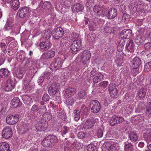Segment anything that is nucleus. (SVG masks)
Masks as SVG:
<instances>
[{
  "instance_id": "1",
  "label": "nucleus",
  "mask_w": 151,
  "mask_h": 151,
  "mask_svg": "<svg viewBox=\"0 0 151 151\" xmlns=\"http://www.w3.org/2000/svg\"><path fill=\"white\" fill-rule=\"evenodd\" d=\"M58 142L57 139L55 135H49L45 138L42 142V145L45 147H49Z\"/></svg>"
},
{
  "instance_id": "2",
  "label": "nucleus",
  "mask_w": 151,
  "mask_h": 151,
  "mask_svg": "<svg viewBox=\"0 0 151 151\" xmlns=\"http://www.w3.org/2000/svg\"><path fill=\"white\" fill-rule=\"evenodd\" d=\"M108 8L106 5H102L101 6L95 5L93 8V10L97 16L104 17L105 14V12Z\"/></svg>"
},
{
  "instance_id": "3",
  "label": "nucleus",
  "mask_w": 151,
  "mask_h": 151,
  "mask_svg": "<svg viewBox=\"0 0 151 151\" xmlns=\"http://www.w3.org/2000/svg\"><path fill=\"white\" fill-rule=\"evenodd\" d=\"M30 11V9L29 7L23 6L19 9L17 14L21 18H25L26 19H28Z\"/></svg>"
},
{
  "instance_id": "4",
  "label": "nucleus",
  "mask_w": 151,
  "mask_h": 151,
  "mask_svg": "<svg viewBox=\"0 0 151 151\" xmlns=\"http://www.w3.org/2000/svg\"><path fill=\"white\" fill-rule=\"evenodd\" d=\"M89 107L91 112L95 114L100 111L101 109V105L98 101L93 100L90 102Z\"/></svg>"
},
{
  "instance_id": "5",
  "label": "nucleus",
  "mask_w": 151,
  "mask_h": 151,
  "mask_svg": "<svg viewBox=\"0 0 151 151\" xmlns=\"http://www.w3.org/2000/svg\"><path fill=\"white\" fill-rule=\"evenodd\" d=\"M91 56V54L89 51L87 50L83 51L81 55V62L85 65L87 67L90 62Z\"/></svg>"
},
{
  "instance_id": "6",
  "label": "nucleus",
  "mask_w": 151,
  "mask_h": 151,
  "mask_svg": "<svg viewBox=\"0 0 151 151\" xmlns=\"http://www.w3.org/2000/svg\"><path fill=\"white\" fill-rule=\"evenodd\" d=\"M81 47V40H74L70 45V51L72 54H75L77 53L78 51L80 50Z\"/></svg>"
},
{
  "instance_id": "7",
  "label": "nucleus",
  "mask_w": 151,
  "mask_h": 151,
  "mask_svg": "<svg viewBox=\"0 0 151 151\" xmlns=\"http://www.w3.org/2000/svg\"><path fill=\"white\" fill-rule=\"evenodd\" d=\"M63 61L59 57H55L50 65V68L52 70H56L62 66Z\"/></svg>"
},
{
  "instance_id": "8",
  "label": "nucleus",
  "mask_w": 151,
  "mask_h": 151,
  "mask_svg": "<svg viewBox=\"0 0 151 151\" xmlns=\"http://www.w3.org/2000/svg\"><path fill=\"white\" fill-rule=\"evenodd\" d=\"M48 126V123L47 121L43 119V114L42 115L41 120L38 122L36 126V128L37 131H44Z\"/></svg>"
},
{
  "instance_id": "9",
  "label": "nucleus",
  "mask_w": 151,
  "mask_h": 151,
  "mask_svg": "<svg viewBox=\"0 0 151 151\" xmlns=\"http://www.w3.org/2000/svg\"><path fill=\"white\" fill-rule=\"evenodd\" d=\"M60 88V85L58 83H53L48 88V91L49 94L51 96H55Z\"/></svg>"
},
{
  "instance_id": "10",
  "label": "nucleus",
  "mask_w": 151,
  "mask_h": 151,
  "mask_svg": "<svg viewBox=\"0 0 151 151\" xmlns=\"http://www.w3.org/2000/svg\"><path fill=\"white\" fill-rule=\"evenodd\" d=\"M108 9L105 12V14L104 15V17L106 16L107 19H114L117 15V10L114 8L112 7L109 9L107 12Z\"/></svg>"
},
{
  "instance_id": "11",
  "label": "nucleus",
  "mask_w": 151,
  "mask_h": 151,
  "mask_svg": "<svg viewBox=\"0 0 151 151\" xmlns=\"http://www.w3.org/2000/svg\"><path fill=\"white\" fill-rule=\"evenodd\" d=\"M124 118L120 116L114 115L110 118L109 121L110 124L112 126L118 124L122 122Z\"/></svg>"
},
{
  "instance_id": "12",
  "label": "nucleus",
  "mask_w": 151,
  "mask_h": 151,
  "mask_svg": "<svg viewBox=\"0 0 151 151\" xmlns=\"http://www.w3.org/2000/svg\"><path fill=\"white\" fill-rule=\"evenodd\" d=\"M64 32L63 29L60 27L55 29L53 31L52 37L55 40H58L64 35Z\"/></svg>"
},
{
  "instance_id": "13",
  "label": "nucleus",
  "mask_w": 151,
  "mask_h": 151,
  "mask_svg": "<svg viewBox=\"0 0 151 151\" xmlns=\"http://www.w3.org/2000/svg\"><path fill=\"white\" fill-rule=\"evenodd\" d=\"M108 89L112 98H116L118 97V90L116 88L115 84L113 83L109 84Z\"/></svg>"
},
{
  "instance_id": "14",
  "label": "nucleus",
  "mask_w": 151,
  "mask_h": 151,
  "mask_svg": "<svg viewBox=\"0 0 151 151\" xmlns=\"http://www.w3.org/2000/svg\"><path fill=\"white\" fill-rule=\"evenodd\" d=\"M19 115L17 114L15 115L14 116L13 115H9L6 118V122L9 125H14L19 121Z\"/></svg>"
},
{
  "instance_id": "15",
  "label": "nucleus",
  "mask_w": 151,
  "mask_h": 151,
  "mask_svg": "<svg viewBox=\"0 0 151 151\" xmlns=\"http://www.w3.org/2000/svg\"><path fill=\"white\" fill-rule=\"evenodd\" d=\"M97 120L96 118L94 117L88 119L84 124L83 128L87 129L91 128L94 125Z\"/></svg>"
},
{
  "instance_id": "16",
  "label": "nucleus",
  "mask_w": 151,
  "mask_h": 151,
  "mask_svg": "<svg viewBox=\"0 0 151 151\" xmlns=\"http://www.w3.org/2000/svg\"><path fill=\"white\" fill-rule=\"evenodd\" d=\"M12 134V131L10 127H5L3 130L2 136L4 138L7 139L10 138Z\"/></svg>"
},
{
  "instance_id": "17",
  "label": "nucleus",
  "mask_w": 151,
  "mask_h": 151,
  "mask_svg": "<svg viewBox=\"0 0 151 151\" xmlns=\"http://www.w3.org/2000/svg\"><path fill=\"white\" fill-rule=\"evenodd\" d=\"M15 85L14 81L10 78L7 80L5 87V90L7 91H11L14 88Z\"/></svg>"
},
{
  "instance_id": "18",
  "label": "nucleus",
  "mask_w": 151,
  "mask_h": 151,
  "mask_svg": "<svg viewBox=\"0 0 151 151\" xmlns=\"http://www.w3.org/2000/svg\"><path fill=\"white\" fill-rule=\"evenodd\" d=\"M69 37H65L63 38L60 41V46L62 49L66 50L70 45L68 40Z\"/></svg>"
},
{
  "instance_id": "19",
  "label": "nucleus",
  "mask_w": 151,
  "mask_h": 151,
  "mask_svg": "<svg viewBox=\"0 0 151 151\" xmlns=\"http://www.w3.org/2000/svg\"><path fill=\"white\" fill-rule=\"evenodd\" d=\"M132 34V32L131 29H125L121 32L120 34V35L121 38L127 40L130 37Z\"/></svg>"
},
{
  "instance_id": "20",
  "label": "nucleus",
  "mask_w": 151,
  "mask_h": 151,
  "mask_svg": "<svg viewBox=\"0 0 151 151\" xmlns=\"http://www.w3.org/2000/svg\"><path fill=\"white\" fill-rule=\"evenodd\" d=\"M142 64L141 59L137 57H135L131 62V68H139Z\"/></svg>"
},
{
  "instance_id": "21",
  "label": "nucleus",
  "mask_w": 151,
  "mask_h": 151,
  "mask_svg": "<svg viewBox=\"0 0 151 151\" xmlns=\"http://www.w3.org/2000/svg\"><path fill=\"white\" fill-rule=\"evenodd\" d=\"M135 45L132 40H127L125 46V49L130 52H133L134 50Z\"/></svg>"
},
{
  "instance_id": "22",
  "label": "nucleus",
  "mask_w": 151,
  "mask_h": 151,
  "mask_svg": "<svg viewBox=\"0 0 151 151\" xmlns=\"http://www.w3.org/2000/svg\"><path fill=\"white\" fill-rule=\"evenodd\" d=\"M128 134L129 138L132 142L135 143L137 141L138 135L136 131H130L128 132Z\"/></svg>"
},
{
  "instance_id": "23",
  "label": "nucleus",
  "mask_w": 151,
  "mask_h": 151,
  "mask_svg": "<svg viewBox=\"0 0 151 151\" xmlns=\"http://www.w3.org/2000/svg\"><path fill=\"white\" fill-rule=\"evenodd\" d=\"M39 45L41 51H45L47 50L50 47L51 44L50 41L47 40L40 43Z\"/></svg>"
},
{
  "instance_id": "24",
  "label": "nucleus",
  "mask_w": 151,
  "mask_h": 151,
  "mask_svg": "<svg viewBox=\"0 0 151 151\" xmlns=\"http://www.w3.org/2000/svg\"><path fill=\"white\" fill-rule=\"evenodd\" d=\"M83 5L80 3H78L75 4L71 7V9L73 12H82L84 9Z\"/></svg>"
},
{
  "instance_id": "25",
  "label": "nucleus",
  "mask_w": 151,
  "mask_h": 151,
  "mask_svg": "<svg viewBox=\"0 0 151 151\" xmlns=\"http://www.w3.org/2000/svg\"><path fill=\"white\" fill-rule=\"evenodd\" d=\"M55 52L54 51L50 50L46 53L43 54L42 56V58L43 59H48L53 58L55 55Z\"/></svg>"
},
{
  "instance_id": "26",
  "label": "nucleus",
  "mask_w": 151,
  "mask_h": 151,
  "mask_svg": "<svg viewBox=\"0 0 151 151\" xmlns=\"http://www.w3.org/2000/svg\"><path fill=\"white\" fill-rule=\"evenodd\" d=\"M147 91V89L146 88H142L139 89L137 93V95L140 100L145 98Z\"/></svg>"
},
{
  "instance_id": "27",
  "label": "nucleus",
  "mask_w": 151,
  "mask_h": 151,
  "mask_svg": "<svg viewBox=\"0 0 151 151\" xmlns=\"http://www.w3.org/2000/svg\"><path fill=\"white\" fill-rule=\"evenodd\" d=\"M11 104L14 108L20 106L22 104L19 99L17 97L14 98L11 101Z\"/></svg>"
},
{
  "instance_id": "28",
  "label": "nucleus",
  "mask_w": 151,
  "mask_h": 151,
  "mask_svg": "<svg viewBox=\"0 0 151 151\" xmlns=\"http://www.w3.org/2000/svg\"><path fill=\"white\" fill-rule=\"evenodd\" d=\"M104 76L101 73L97 72L96 76L93 77V83L95 84L102 81Z\"/></svg>"
},
{
  "instance_id": "29",
  "label": "nucleus",
  "mask_w": 151,
  "mask_h": 151,
  "mask_svg": "<svg viewBox=\"0 0 151 151\" xmlns=\"http://www.w3.org/2000/svg\"><path fill=\"white\" fill-rule=\"evenodd\" d=\"M89 109L86 107L84 104H83L81 107V116L82 117L85 118L88 115V112Z\"/></svg>"
},
{
  "instance_id": "30",
  "label": "nucleus",
  "mask_w": 151,
  "mask_h": 151,
  "mask_svg": "<svg viewBox=\"0 0 151 151\" xmlns=\"http://www.w3.org/2000/svg\"><path fill=\"white\" fill-rule=\"evenodd\" d=\"M35 86V84L32 81L25 82L24 83L23 87L25 91H29L32 89Z\"/></svg>"
},
{
  "instance_id": "31",
  "label": "nucleus",
  "mask_w": 151,
  "mask_h": 151,
  "mask_svg": "<svg viewBox=\"0 0 151 151\" xmlns=\"http://www.w3.org/2000/svg\"><path fill=\"white\" fill-rule=\"evenodd\" d=\"M146 40L144 36L139 35L136 36L135 39V42L138 45H143Z\"/></svg>"
},
{
  "instance_id": "32",
  "label": "nucleus",
  "mask_w": 151,
  "mask_h": 151,
  "mask_svg": "<svg viewBox=\"0 0 151 151\" xmlns=\"http://www.w3.org/2000/svg\"><path fill=\"white\" fill-rule=\"evenodd\" d=\"M0 151H11L9 145L5 142L0 143Z\"/></svg>"
},
{
  "instance_id": "33",
  "label": "nucleus",
  "mask_w": 151,
  "mask_h": 151,
  "mask_svg": "<svg viewBox=\"0 0 151 151\" xmlns=\"http://www.w3.org/2000/svg\"><path fill=\"white\" fill-rule=\"evenodd\" d=\"M11 7L14 10H17L19 7V0H13L10 3Z\"/></svg>"
},
{
  "instance_id": "34",
  "label": "nucleus",
  "mask_w": 151,
  "mask_h": 151,
  "mask_svg": "<svg viewBox=\"0 0 151 151\" xmlns=\"http://www.w3.org/2000/svg\"><path fill=\"white\" fill-rule=\"evenodd\" d=\"M76 92V89L74 88H68L65 90V93L67 95L72 96Z\"/></svg>"
},
{
  "instance_id": "35",
  "label": "nucleus",
  "mask_w": 151,
  "mask_h": 151,
  "mask_svg": "<svg viewBox=\"0 0 151 151\" xmlns=\"http://www.w3.org/2000/svg\"><path fill=\"white\" fill-rule=\"evenodd\" d=\"M10 71L6 68H1L0 70V78H5L9 76Z\"/></svg>"
},
{
  "instance_id": "36",
  "label": "nucleus",
  "mask_w": 151,
  "mask_h": 151,
  "mask_svg": "<svg viewBox=\"0 0 151 151\" xmlns=\"http://www.w3.org/2000/svg\"><path fill=\"white\" fill-rule=\"evenodd\" d=\"M77 95L78 99H85L86 97L87 93L85 91L81 89L78 92Z\"/></svg>"
},
{
  "instance_id": "37",
  "label": "nucleus",
  "mask_w": 151,
  "mask_h": 151,
  "mask_svg": "<svg viewBox=\"0 0 151 151\" xmlns=\"http://www.w3.org/2000/svg\"><path fill=\"white\" fill-rule=\"evenodd\" d=\"M124 149L125 151H134V146L130 142H125L124 146Z\"/></svg>"
},
{
  "instance_id": "38",
  "label": "nucleus",
  "mask_w": 151,
  "mask_h": 151,
  "mask_svg": "<svg viewBox=\"0 0 151 151\" xmlns=\"http://www.w3.org/2000/svg\"><path fill=\"white\" fill-rule=\"evenodd\" d=\"M143 138L147 144L151 142V132H146L143 133Z\"/></svg>"
},
{
  "instance_id": "39",
  "label": "nucleus",
  "mask_w": 151,
  "mask_h": 151,
  "mask_svg": "<svg viewBox=\"0 0 151 151\" xmlns=\"http://www.w3.org/2000/svg\"><path fill=\"white\" fill-rule=\"evenodd\" d=\"M17 59L18 61H23L26 60L24 53L22 51H21L20 52H17Z\"/></svg>"
},
{
  "instance_id": "40",
  "label": "nucleus",
  "mask_w": 151,
  "mask_h": 151,
  "mask_svg": "<svg viewBox=\"0 0 151 151\" xmlns=\"http://www.w3.org/2000/svg\"><path fill=\"white\" fill-rule=\"evenodd\" d=\"M104 29L105 33L114 34L116 30V28L113 27L106 26L104 28Z\"/></svg>"
},
{
  "instance_id": "41",
  "label": "nucleus",
  "mask_w": 151,
  "mask_h": 151,
  "mask_svg": "<svg viewBox=\"0 0 151 151\" xmlns=\"http://www.w3.org/2000/svg\"><path fill=\"white\" fill-rule=\"evenodd\" d=\"M7 46L8 43L6 41L5 42H1L0 43V48L2 51L4 53L6 52Z\"/></svg>"
},
{
  "instance_id": "42",
  "label": "nucleus",
  "mask_w": 151,
  "mask_h": 151,
  "mask_svg": "<svg viewBox=\"0 0 151 151\" xmlns=\"http://www.w3.org/2000/svg\"><path fill=\"white\" fill-rule=\"evenodd\" d=\"M24 73V70L20 69H17L16 72V76L18 78L21 79L23 78Z\"/></svg>"
},
{
  "instance_id": "43",
  "label": "nucleus",
  "mask_w": 151,
  "mask_h": 151,
  "mask_svg": "<svg viewBox=\"0 0 151 151\" xmlns=\"http://www.w3.org/2000/svg\"><path fill=\"white\" fill-rule=\"evenodd\" d=\"M145 113L148 116H151V102H150L147 104L146 108Z\"/></svg>"
},
{
  "instance_id": "44",
  "label": "nucleus",
  "mask_w": 151,
  "mask_h": 151,
  "mask_svg": "<svg viewBox=\"0 0 151 151\" xmlns=\"http://www.w3.org/2000/svg\"><path fill=\"white\" fill-rule=\"evenodd\" d=\"M130 16L128 14L124 13L122 17V20L123 22L126 24L128 22L130 19Z\"/></svg>"
},
{
  "instance_id": "45",
  "label": "nucleus",
  "mask_w": 151,
  "mask_h": 151,
  "mask_svg": "<svg viewBox=\"0 0 151 151\" xmlns=\"http://www.w3.org/2000/svg\"><path fill=\"white\" fill-rule=\"evenodd\" d=\"M74 101L73 97H69L66 99L65 103L68 106H71L74 104Z\"/></svg>"
},
{
  "instance_id": "46",
  "label": "nucleus",
  "mask_w": 151,
  "mask_h": 151,
  "mask_svg": "<svg viewBox=\"0 0 151 151\" xmlns=\"http://www.w3.org/2000/svg\"><path fill=\"white\" fill-rule=\"evenodd\" d=\"M144 70L145 71L147 72L151 71V60L145 64Z\"/></svg>"
},
{
  "instance_id": "47",
  "label": "nucleus",
  "mask_w": 151,
  "mask_h": 151,
  "mask_svg": "<svg viewBox=\"0 0 151 151\" xmlns=\"http://www.w3.org/2000/svg\"><path fill=\"white\" fill-rule=\"evenodd\" d=\"M81 112L80 111H79L78 110H74V119L76 121H78L80 118V114Z\"/></svg>"
},
{
  "instance_id": "48",
  "label": "nucleus",
  "mask_w": 151,
  "mask_h": 151,
  "mask_svg": "<svg viewBox=\"0 0 151 151\" xmlns=\"http://www.w3.org/2000/svg\"><path fill=\"white\" fill-rule=\"evenodd\" d=\"M88 151H97V147L92 144L89 145L87 146Z\"/></svg>"
},
{
  "instance_id": "49",
  "label": "nucleus",
  "mask_w": 151,
  "mask_h": 151,
  "mask_svg": "<svg viewBox=\"0 0 151 151\" xmlns=\"http://www.w3.org/2000/svg\"><path fill=\"white\" fill-rule=\"evenodd\" d=\"M52 35V32L50 30H47L43 34V37L45 38L49 39Z\"/></svg>"
},
{
  "instance_id": "50",
  "label": "nucleus",
  "mask_w": 151,
  "mask_h": 151,
  "mask_svg": "<svg viewBox=\"0 0 151 151\" xmlns=\"http://www.w3.org/2000/svg\"><path fill=\"white\" fill-rule=\"evenodd\" d=\"M144 80V76L142 75H139L137 77L136 83L138 85H141Z\"/></svg>"
},
{
  "instance_id": "51",
  "label": "nucleus",
  "mask_w": 151,
  "mask_h": 151,
  "mask_svg": "<svg viewBox=\"0 0 151 151\" xmlns=\"http://www.w3.org/2000/svg\"><path fill=\"white\" fill-rule=\"evenodd\" d=\"M95 39V34L94 33H90L87 37V39L89 42L93 41Z\"/></svg>"
},
{
  "instance_id": "52",
  "label": "nucleus",
  "mask_w": 151,
  "mask_h": 151,
  "mask_svg": "<svg viewBox=\"0 0 151 151\" xmlns=\"http://www.w3.org/2000/svg\"><path fill=\"white\" fill-rule=\"evenodd\" d=\"M6 109V106L4 104H0V116L5 112Z\"/></svg>"
},
{
  "instance_id": "53",
  "label": "nucleus",
  "mask_w": 151,
  "mask_h": 151,
  "mask_svg": "<svg viewBox=\"0 0 151 151\" xmlns=\"http://www.w3.org/2000/svg\"><path fill=\"white\" fill-rule=\"evenodd\" d=\"M52 119V115L50 113L47 112L43 114V119L46 121L50 120Z\"/></svg>"
},
{
  "instance_id": "54",
  "label": "nucleus",
  "mask_w": 151,
  "mask_h": 151,
  "mask_svg": "<svg viewBox=\"0 0 151 151\" xmlns=\"http://www.w3.org/2000/svg\"><path fill=\"white\" fill-rule=\"evenodd\" d=\"M108 83V82L107 81H103L98 84V86L101 88H105Z\"/></svg>"
},
{
  "instance_id": "55",
  "label": "nucleus",
  "mask_w": 151,
  "mask_h": 151,
  "mask_svg": "<svg viewBox=\"0 0 151 151\" xmlns=\"http://www.w3.org/2000/svg\"><path fill=\"white\" fill-rule=\"evenodd\" d=\"M43 8H46L47 9H50L51 8L52 5L50 3L49 1H45L43 4Z\"/></svg>"
},
{
  "instance_id": "56",
  "label": "nucleus",
  "mask_w": 151,
  "mask_h": 151,
  "mask_svg": "<svg viewBox=\"0 0 151 151\" xmlns=\"http://www.w3.org/2000/svg\"><path fill=\"white\" fill-rule=\"evenodd\" d=\"M89 30L91 31L95 30L97 28L95 24L93 23H91L89 24Z\"/></svg>"
},
{
  "instance_id": "57",
  "label": "nucleus",
  "mask_w": 151,
  "mask_h": 151,
  "mask_svg": "<svg viewBox=\"0 0 151 151\" xmlns=\"http://www.w3.org/2000/svg\"><path fill=\"white\" fill-rule=\"evenodd\" d=\"M50 97L47 93H44L42 96V100L45 101L46 103L49 101Z\"/></svg>"
},
{
  "instance_id": "58",
  "label": "nucleus",
  "mask_w": 151,
  "mask_h": 151,
  "mask_svg": "<svg viewBox=\"0 0 151 151\" xmlns=\"http://www.w3.org/2000/svg\"><path fill=\"white\" fill-rule=\"evenodd\" d=\"M37 114L36 112L31 111L30 114L29 115V117L30 119H34L37 117Z\"/></svg>"
},
{
  "instance_id": "59",
  "label": "nucleus",
  "mask_w": 151,
  "mask_h": 151,
  "mask_svg": "<svg viewBox=\"0 0 151 151\" xmlns=\"http://www.w3.org/2000/svg\"><path fill=\"white\" fill-rule=\"evenodd\" d=\"M145 51H150L151 50V42L146 43L145 45Z\"/></svg>"
},
{
  "instance_id": "60",
  "label": "nucleus",
  "mask_w": 151,
  "mask_h": 151,
  "mask_svg": "<svg viewBox=\"0 0 151 151\" xmlns=\"http://www.w3.org/2000/svg\"><path fill=\"white\" fill-rule=\"evenodd\" d=\"M39 109L40 108L38 107V105L35 104L32 106L31 111L36 112L39 110Z\"/></svg>"
},
{
  "instance_id": "61",
  "label": "nucleus",
  "mask_w": 151,
  "mask_h": 151,
  "mask_svg": "<svg viewBox=\"0 0 151 151\" xmlns=\"http://www.w3.org/2000/svg\"><path fill=\"white\" fill-rule=\"evenodd\" d=\"M132 68V72L134 76H135L139 72V68Z\"/></svg>"
},
{
  "instance_id": "62",
  "label": "nucleus",
  "mask_w": 151,
  "mask_h": 151,
  "mask_svg": "<svg viewBox=\"0 0 151 151\" xmlns=\"http://www.w3.org/2000/svg\"><path fill=\"white\" fill-rule=\"evenodd\" d=\"M117 147L114 145H111L109 148V149L106 151H117Z\"/></svg>"
},
{
  "instance_id": "63",
  "label": "nucleus",
  "mask_w": 151,
  "mask_h": 151,
  "mask_svg": "<svg viewBox=\"0 0 151 151\" xmlns=\"http://www.w3.org/2000/svg\"><path fill=\"white\" fill-rule=\"evenodd\" d=\"M6 60V57L4 55H0V66L2 65L4 62Z\"/></svg>"
},
{
  "instance_id": "64",
  "label": "nucleus",
  "mask_w": 151,
  "mask_h": 151,
  "mask_svg": "<svg viewBox=\"0 0 151 151\" xmlns=\"http://www.w3.org/2000/svg\"><path fill=\"white\" fill-rule=\"evenodd\" d=\"M77 136L79 139H82L85 137V134L82 132H80L78 134Z\"/></svg>"
}]
</instances>
